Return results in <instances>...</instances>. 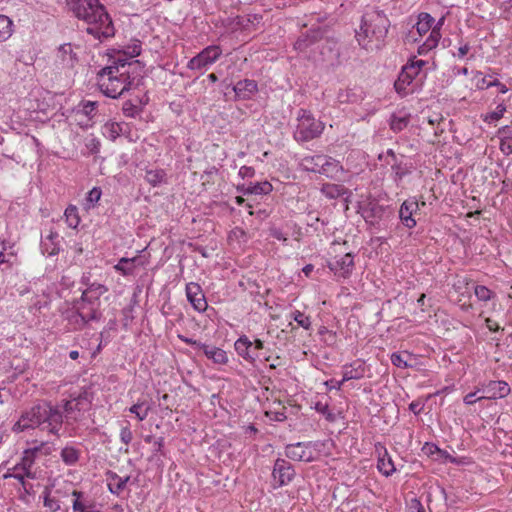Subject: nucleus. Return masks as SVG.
<instances>
[{
    "label": "nucleus",
    "instance_id": "nucleus-1",
    "mask_svg": "<svg viewBox=\"0 0 512 512\" xmlns=\"http://www.w3.org/2000/svg\"><path fill=\"white\" fill-rule=\"evenodd\" d=\"M144 81V65L123 57H111L110 64L97 73L100 91L110 98H118L124 92L139 89Z\"/></svg>",
    "mask_w": 512,
    "mask_h": 512
},
{
    "label": "nucleus",
    "instance_id": "nucleus-2",
    "mask_svg": "<svg viewBox=\"0 0 512 512\" xmlns=\"http://www.w3.org/2000/svg\"><path fill=\"white\" fill-rule=\"evenodd\" d=\"M67 11L87 24L86 32L102 41L113 37L115 28L112 18L100 0H64Z\"/></svg>",
    "mask_w": 512,
    "mask_h": 512
},
{
    "label": "nucleus",
    "instance_id": "nucleus-3",
    "mask_svg": "<svg viewBox=\"0 0 512 512\" xmlns=\"http://www.w3.org/2000/svg\"><path fill=\"white\" fill-rule=\"evenodd\" d=\"M64 423V416L59 405L42 400L29 409L22 412L12 430L16 433L29 429L39 428L48 434L60 436V430Z\"/></svg>",
    "mask_w": 512,
    "mask_h": 512
},
{
    "label": "nucleus",
    "instance_id": "nucleus-4",
    "mask_svg": "<svg viewBox=\"0 0 512 512\" xmlns=\"http://www.w3.org/2000/svg\"><path fill=\"white\" fill-rule=\"evenodd\" d=\"M390 27V20L383 10L372 7L367 9L361 17L359 30L356 31L358 44L367 48L372 40L383 41Z\"/></svg>",
    "mask_w": 512,
    "mask_h": 512
},
{
    "label": "nucleus",
    "instance_id": "nucleus-5",
    "mask_svg": "<svg viewBox=\"0 0 512 512\" xmlns=\"http://www.w3.org/2000/svg\"><path fill=\"white\" fill-rule=\"evenodd\" d=\"M324 130V124L314 118L306 109H299L294 139L297 142H307L319 137Z\"/></svg>",
    "mask_w": 512,
    "mask_h": 512
},
{
    "label": "nucleus",
    "instance_id": "nucleus-6",
    "mask_svg": "<svg viewBox=\"0 0 512 512\" xmlns=\"http://www.w3.org/2000/svg\"><path fill=\"white\" fill-rule=\"evenodd\" d=\"M61 403L62 404L59 406L67 424H70L71 422H78L82 417L83 411H85L90 404L87 398V393L85 392L77 395H70V399L62 400Z\"/></svg>",
    "mask_w": 512,
    "mask_h": 512
},
{
    "label": "nucleus",
    "instance_id": "nucleus-7",
    "mask_svg": "<svg viewBox=\"0 0 512 512\" xmlns=\"http://www.w3.org/2000/svg\"><path fill=\"white\" fill-rule=\"evenodd\" d=\"M44 448L45 444L41 443L40 445L24 450L20 461L8 470H10L11 473H23L28 479H38L40 477V471L35 468V460L37 454Z\"/></svg>",
    "mask_w": 512,
    "mask_h": 512
},
{
    "label": "nucleus",
    "instance_id": "nucleus-8",
    "mask_svg": "<svg viewBox=\"0 0 512 512\" xmlns=\"http://www.w3.org/2000/svg\"><path fill=\"white\" fill-rule=\"evenodd\" d=\"M320 446L317 441L297 442L285 447V456L294 461L313 462L316 460L315 451Z\"/></svg>",
    "mask_w": 512,
    "mask_h": 512
},
{
    "label": "nucleus",
    "instance_id": "nucleus-9",
    "mask_svg": "<svg viewBox=\"0 0 512 512\" xmlns=\"http://www.w3.org/2000/svg\"><path fill=\"white\" fill-rule=\"evenodd\" d=\"M222 55V49L218 45H210L192 57L188 63L189 70H206L214 64Z\"/></svg>",
    "mask_w": 512,
    "mask_h": 512
},
{
    "label": "nucleus",
    "instance_id": "nucleus-10",
    "mask_svg": "<svg viewBox=\"0 0 512 512\" xmlns=\"http://www.w3.org/2000/svg\"><path fill=\"white\" fill-rule=\"evenodd\" d=\"M300 167L304 171L318 172L334 180H344L346 175V171L340 165V162H324L321 166L314 163L311 167L300 164Z\"/></svg>",
    "mask_w": 512,
    "mask_h": 512
},
{
    "label": "nucleus",
    "instance_id": "nucleus-11",
    "mask_svg": "<svg viewBox=\"0 0 512 512\" xmlns=\"http://www.w3.org/2000/svg\"><path fill=\"white\" fill-rule=\"evenodd\" d=\"M98 102L96 101H81L74 109V114L78 124L82 128L92 126V121L97 115Z\"/></svg>",
    "mask_w": 512,
    "mask_h": 512
},
{
    "label": "nucleus",
    "instance_id": "nucleus-12",
    "mask_svg": "<svg viewBox=\"0 0 512 512\" xmlns=\"http://www.w3.org/2000/svg\"><path fill=\"white\" fill-rule=\"evenodd\" d=\"M295 476V470L290 462L285 459L278 458L273 467L272 477L278 487L288 485Z\"/></svg>",
    "mask_w": 512,
    "mask_h": 512
},
{
    "label": "nucleus",
    "instance_id": "nucleus-13",
    "mask_svg": "<svg viewBox=\"0 0 512 512\" xmlns=\"http://www.w3.org/2000/svg\"><path fill=\"white\" fill-rule=\"evenodd\" d=\"M185 293L188 302L194 310L203 313L208 308V303L202 287L196 282H189L186 284Z\"/></svg>",
    "mask_w": 512,
    "mask_h": 512
},
{
    "label": "nucleus",
    "instance_id": "nucleus-14",
    "mask_svg": "<svg viewBox=\"0 0 512 512\" xmlns=\"http://www.w3.org/2000/svg\"><path fill=\"white\" fill-rule=\"evenodd\" d=\"M417 72L413 65H404L402 70L394 83L396 92L401 96L405 97L414 92V89H409V86L413 84L414 79L417 77Z\"/></svg>",
    "mask_w": 512,
    "mask_h": 512
},
{
    "label": "nucleus",
    "instance_id": "nucleus-15",
    "mask_svg": "<svg viewBox=\"0 0 512 512\" xmlns=\"http://www.w3.org/2000/svg\"><path fill=\"white\" fill-rule=\"evenodd\" d=\"M100 307L101 302H92L91 300L84 299L83 297L75 300L73 304V309L79 311L88 322L99 321L101 319L102 312Z\"/></svg>",
    "mask_w": 512,
    "mask_h": 512
},
{
    "label": "nucleus",
    "instance_id": "nucleus-16",
    "mask_svg": "<svg viewBox=\"0 0 512 512\" xmlns=\"http://www.w3.org/2000/svg\"><path fill=\"white\" fill-rule=\"evenodd\" d=\"M328 268L338 277H350L354 269V257L351 253L335 257L328 263Z\"/></svg>",
    "mask_w": 512,
    "mask_h": 512
},
{
    "label": "nucleus",
    "instance_id": "nucleus-17",
    "mask_svg": "<svg viewBox=\"0 0 512 512\" xmlns=\"http://www.w3.org/2000/svg\"><path fill=\"white\" fill-rule=\"evenodd\" d=\"M375 453L377 454V470L385 477H389L396 472L395 464L388 453L386 447L381 443L375 444Z\"/></svg>",
    "mask_w": 512,
    "mask_h": 512
},
{
    "label": "nucleus",
    "instance_id": "nucleus-18",
    "mask_svg": "<svg viewBox=\"0 0 512 512\" xmlns=\"http://www.w3.org/2000/svg\"><path fill=\"white\" fill-rule=\"evenodd\" d=\"M419 209V203L415 197L406 199L400 206L399 218L403 225L409 229L416 226V220L413 218V214Z\"/></svg>",
    "mask_w": 512,
    "mask_h": 512
},
{
    "label": "nucleus",
    "instance_id": "nucleus-19",
    "mask_svg": "<svg viewBox=\"0 0 512 512\" xmlns=\"http://www.w3.org/2000/svg\"><path fill=\"white\" fill-rule=\"evenodd\" d=\"M72 510L73 512H99L94 500L90 499L83 491L72 490Z\"/></svg>",
    "mask_w": 512,
    "mask_h": 512
},
{
    "label": "nucleus",
    "instance_id": "nucleus-20",
    "mask_svg": "<svg viewBox=\"0 0 512 512\" xmlns=\"http://www.w3.org/2000/svg\"><path fill=\"white\" fill-rule=\"evenodd\" d=\"M231 89L235 100H250L258 92V84L253 79H244L231 86Z\"/></svg>",
    "mask_w": 512,
    "mask_h": 512
},
{
    "label": "nucleus",
    "instance_id": "nucleus-21",
    "mask_svg": "<svg viewBox=\"0 0 512 512\" xmlns=\"http://www.w3.org/2000/svg\"><path fill=\"white\" fill-rule=\"evenodd\" d=\"M234 349L237 354L250 364H254L258 354L252 347V341L246 335H241L234 343Z\"/></svg>",
    "mask_w": 512,
    "mask_h": 512
},
{
    "label": "nucleus",
    "instance_id": "nucleus-22",
    "mask_svg": "<svg viewBox=\"0 0 512 512\" xmlns=\"http://www.w3.org/2000/svg\"><path fill=\"white\" fill-rule=\"evenodd\" d=\"M367 368L365 362L361 359H356L350 364H345L342 368L343 381L359 380L366 374Z\"/></svg>",
    "mask_w": 512,
    "mask_h": 512
},
{
    "label": "nucleus",
    "instance_id": "nucleus-23",
    "mask_svg": "<svg viewBox=\"0 0 512 512\" xmlns=\"http://www.w3.org/2000/svg\"><path fill=\"white\" fill-rule=\"evenodd\" d=\"M485 398H503L510 392L509 385L505 381H489L483 388Z\"/></svg>",
    "mask_w": 512,
    "mask_h": 512
},
{
    "label": "nucleus",
    "instance_id": "nucleus-24",
    "mask_svg": "<svg viewBox=\"0 0 512 512\" xmlns=\"http://www.w3.org/2000/svg\"><path fill=\"white\" fill-rule=\"evenodd\" d=\"M272 185L267 182H255L249 184H242L237 186V190L244 195H267L272 191Z\"/></svg>",
    "mask_w": 512,
    "mask_h": 512
},
{
    "label": "nucleus",
    "instance_id": "nucleus-25",
    "mask_svg": "<svg viewBox=\"0 0 512 512\" xmlns=\"http://www.w3.org/2000/svg\"><path fill=\"white\" fill-rule=\"evenodd\" d=\"M129 126L125 122H107L102 127V134L107 139L114 141L119 136L124 135Z\"/></svg>",
    "mask_w": 512,
    "mask_h": 512
},
{
    "label": "nucleus",
    "instance_id": "nucleus-26",
    "mask_svg": "<svg viewBox=\"0 0 512 512\" xmlns=\"http://www.w3.org/2000/svg\"><path fill=\"white\" fill-rule=\"evenodd\" d=\"M57 58L63 67L72 68L77 62V55L70 43H65L58 48Z\"/></svg>",
    "mask_w": 512,
    "mask_h": 512
},
{
    "label": "nucleus",
    "instance_id": "nucleus-27",
    "mask_svg": "<svg viewBox=\"0 0 512 512\" xmlns=\"http://www.w3.org/2000/svg\"><path fill=\"white\" fill-rule=\"evenodd\" d=\"M108 480V490L115 495H120V493L126 488L127 483L130 480V476L121 477L117 473L109 471L107 473Z\"/></svg>",
    "mask_w": 512,
    "mask_h": 512
},
{
    "label": "nucleus",
    "instance_id": "nucleus-28",
    "mask_svg": "<svg viewBox=\"0 0 512 512\" xmlns=\"http://www.w3.org/2000/svg\"><path fill=\"white\" fill-rule=\"evenodd\" d=\"M201 350L203 351L204 355L208 359L212 360L215 364L225 365L229 361L226 351L221 348L204 343Z\"/></svg>",
    "mask_w": 512,
    "mask_h": 512
},
{
    "label": "nucleus",
    "instance_id": "nucleus-29",
    "mask_svg": "<svg viewBox=\"0 0 512 512\" xmlns=\"http://www.w3.org/2000/svg\"><path fill=\"white\" fill-rule=\"evenodd\" d=\"M59 235L56 232H50L46 237L41 240V250L43 254L48 256H55L60 251Z\"/></svg>",
    "mask_w": 512,
    "mask_h": 512
},
{
    "label": "nucleus",
    "instance_id": "nucleus-30",
    "mask_svg": "<svg viewBox=\"0 0 512 512\" xmlns=\"http://www.w3.org/2000/svg\"><path fill=\"white\" fill-rule=\"evenodd\" d=\"M410 118L411 115L404 111L393 113L389 119V127L395 133L401 132L410 123Z\"/></svg>",
    "mask_w": 512,
    "mask_h": 512
},
{
    "label": "nucleus",
    "instance_id": "nucleus-31",
    "mask_svg": "<svg viewBox=\"0 0 512 512\" xmlns=\"http://www.w3.org/2000/svg\"><path fill=\"white\" fill-rule=\"evenodd\" d=\"M145 180L152 186H158L166 181V172L163 169L149 165L145 168Z\"/></svg>",
    "mask_w": 512,
    "mask_h": 512
},
{
    "label": "nucleus",
    "instance_id": "nucleus-32",
    "mask_svg": "<svg viewBox=\"0 0 512 512\" xmlns=\"http://www.w3.org/2000/svg\"><path fill=\"white\" fill-rule=\"evenodd\" d=\"M108 291V287L101 283H93L82 291L81 297L92 302H101L100 297Z\"/></svg>",
    "mask_w": 512,
    "mask_h": 512
},
{
    "label": "nucleus",
    "instance_id": "nucleus-33",
    "mask_svg": "<svg viewBox=\"0 0 512 512\" xmlns=\"http://www.w3.org/2000/svg\"><path fill=\"white\" fill-rule=\"evenodd\" d=\"M142 51V43L140 40H133L130 44L125 46L122 50H119L115 57L127 58L128 61L139 56Z\"/></svg>",
    "mask_w": 512,
    "mask_h": 512
},
{
    "label": "nucleus",
    "instance_id": "nucleus-34",
    "mask_svg": "<svg viewBox=\"0 0 512 512\" xmlns=\"http://www.w3.org/2000/svg\"><path fill=\"white\" fill-rule=\"evenodd\" d=\"M320 38L319 31H311L302 34L294 43V48L298 51L306 50L310 45L314 44Z\"/></svg>",
    "mask_w": 512,
    "mask_h": 512
},
{
    "label": "nucleus",
    "instance_id": "nucleus-35",
    "mask_svg": "<svg viewBox=\"0 0 512 512\" xmlns=\"http://www.w3.org/2000/svg\"><path fill=\"white\" fill-rule=\"evenodd\" d=\"M81 452L73 446H65L60 452L61 460L67 466L75 465L80 459Z\"/></svg>",
    "mask_w": 512,
    "mask_h": 512
},
{
    "label": "nucleus",
    "instance_id": "nucleus-36",
    "mask_svg": "<svg viewBox=\"0 0 512 512\" xmlns=\"http://www.w3.org/2000/svg\"><path fill=\"white\" fill-rule=\"evenodd\" d=\"M138 260L137 257L126 258L122 257L118 263L114 266V269L121 273L123 276L133 275L135 271V262Z\"/></svg>",
    "mask_w": 512,
    "mask_h": 512
},
{
    "label": "nucleus",
    "instance_id": "nucleus-37",
    "mask_svg": "<svg viewBox=\"0 0 512 512\" xmlns=\"http://www.w3.org/2000/svg\"><path fill=\"white\" fill-rule=\"evenodd\" d=\"M412 358V354L407 351L404 352H394L390 356L391 363L402 369H407L413 367V364L410 362Z\"/></svg>",
    "mask_w": 512,
    "mask_h": 512
},
{
    "label": "nucleus",
    "instance_id": "nucleus-38",
    "mask_svg": "<svg viewBox=\"0 0 512 512\" xmlns=\"http://www.w3.org/2000/svg\"><path fill=\"white\" fill-rule=\"evenodd\" d=\"M435 19L426 12H422L418 15V21L416 23V29L419 35L426 34L432 30Z\"/></svg>",
    "mask_w": 512,
    "mask_h": 512
},
{
    "label": "nucleus",
    "instance_id": "nucleus-39",
    "mask_svg": "<svg viewBox=\"0 0 512 512\" xmlns=\"http://www.w3.org/2000/svg\"><path fill=\"white\" fill-rule=\"evenodd\" d=\"M13 32V21L8 16L0 14V43L8 40Z\"/></svg>",
    "mask_w": 512,
    "mask_h": 512
},
{
    "label": "nucleus",
    "instance_id": "nucleus-40",
    "mask_svg": "<svg viewBox=\"0 0 512 512\" xmlns=\"http://www.w3.org/2000/svg\"><path fill=\"white\" fill-rule=\"evenodd\" d=\"M129 412L134 414L139 421H143L149 415L150 406L146 401H138L129 408Z\"/></svg>",
    "mask_w": 512,
    "mask_h": 512
},
{
    "label": "nucleus",
    "instance_id": "nucleus-41",
    "mask_svg": "<svg viewBox=\"0 0 512 512\" xmlns=\"http://www.w3.org/2000/svg\"><path fill=\"white\" fill-rule=\"evenodd\" d=\"M384 207L379 204H369V207L364 210V218L366 222L373 223V220L380 219L384 213Z\"/></svg>",
    "mask_w": 512,
    "mask_h": 512
},
{
    "label": "nucleus",
    "instance_id": "nucleus-42",
    "mask_svg": "<svg viewBox=\"0 0 512 512\" xmlns=\"http://www.w3.org/2000/svg\"><path fill=\"white\" fill-rule=\"evenodd\" d=\"M481 84V88L485 89L497 87L499 93L502 94L507 93L509 90L505 84L501 83L497 78L493 77L492 75H486L485 77H483V79L481 80Z\"/></svg>",
    "mask_w": 512,
    "mask_h": 512
},
{
    "label": "nucleus",
    "instance_id": "nucleus-43",
    "mask_svg": "<svg viewBox=\"0 0 512 512\" xmlns=\"http://www.w3.org/2000/svg\"><path fill=\"white\" fill-rule=\"evenodd\" d=\"M67 319L74 330H81L89 323L86 318H84L83 315L75 309H73Z\"/></svg>",
    "mask_w": 512,
    "mask_h": 512
},
{
    "label": "nucleus",
    "instance_id": "nucleus-44",
    "mask_svg": "<svg viewBox=\"0 0 512 512\" xmlns=\"http://www.w3.org/2000/svg\"><path fill=\"white\" fill-rule=\"evenodd\" d=\"M505 111L506 105L504 102H501L496 106L494 111L487 113L483 117V121L489 124L495 123L503 117Z\"/></svg>",
    "mask_w": 512,
    "mask_h": 512
},
{
    "label": "nucleus",
    "instance_id": "nucleus-45",
    "mask_svg": "<svg viewBox=\"0 0 512 512\" xmlns=\"http://www.w3.org/2000/svg\"><path fill=\"white\" fill-rule=\"evenodd\" d=\"M43 505L50 512H57L61 508L59 500L51 496V492L47 488L43 492Z\"/></svg>",
    "mask_w": 512,
    "mask_h": 512
},
{
    "label": "nucleus",
    "instance_id": "nucleus-46",
    "mask_svg": "<svg viewBox=\"0 0 512 512\" xmlns=\"http://www.w3.org/2000/svg\"><path fill=\"white\" fill-rule=\"evenodd\" d=\"M65 219L66 223L70 228H77L80 223V217L78 215V210L75 206H69L65 210Z\"/></svg>",
    "mask_w": 512,
    "mask_h": 512
},
{
    "label": "nucleus",
    "instance_id": "nucleus-47",
    "mask_svg": "<svg viewBox=\"0 0 512 512\" xmlns=\"http://www.w3.org/2000/svg\"><path fill=\"white\" fill-rule=\"evenodd\" d=\"M474 294L479 301L487 302L494 297V292L484 285H475Z\"/></svg>",
    "mask_w": 512,
    "mask_h": 512
},
{
    "label": "nucleus",
    "instance_id": "nucleus-48",
    "mask_svg": "<svg viewBox=\"0 0 512 512\" xmlns=\"http://www.w3.org/2000/svg\"><path fill=\"white\" fill-rule=\"evenodd\" d=\"M291 318L305 330L311 329V319L309 316H306L303 312L295 310L291 313Z\"/></svg>",
    "mask_w": 512,
    "mask_h": 512
},
{
    "label": "nucleus",
    "instance_id": "nucleus-49",
    "mask_svg": "<svg viewBox=\"0 0 512 512\" xmlns=\"http://www.w3.org/2000/svg\"><path fill=\"white\" fill-rule=\"evenodd\" d=\"M314 409L322 414L325 419L329 422H334L336 417L335 414L329 409V405L327 403H322L320 401L316 402L314 405Z\"/></svg>",
    "mask_w": 512,
    "mask_h": 512
},
{
    "label": "nucleus",
    "instance_id": "nucleus-50",
    "mask_svg": "<svg viewBox=\"0 0 512 512\" xmlns=\"http://www.w3.org/2000/svg\"><path fill=\"white\" fill-rule=\"evenodd\" d=\"M122 112L126 117L136 118L137 116H140L142 110H140L131 101L126 100L122 105Z\"/></svg>",
    "mask_w": 512,
    "mask_h": 512
},
{
    "label": "nucleus",
    "instance_id": "nucleus-51",
    "mask_svg": "<svg viewBox=\"0 0 512 512\" xmlns=\"http://www.w3.org/2000/svg\"><path fill=\"white\" fill-rule=\"evenodd\" d=\"M441 38V34L439 32V27H433L430 35L425 40V47H428V49H433L438 45V42Z\"/></svg>",
    "mask_w": 512,
    "mask_h": 512
},
{
    "label": "nucleus",
    "instance_id": "nucleus-52",
    "mask_svg": "<svg viewBox=\"0 0 512 512\" xmlns=\"http://www.w3.org/2000/svg\"><path fill=\"white\" fill-rule=\"evenodd\" d=\"M102 191L99 187H93L87 194L86 202L88 208L94 207L100 200Z\"/></svg>",
    "mask_w": 512,
    "mask_h": 512
},
{
    "label": "nucleus",
    "instance_id": "nucleus-53",
    "mask_svg": "<svg viewBox=\"0 0 512 512\" xmlns=\"http://www.w3.org/2000/svg\"><path fill=\"white\" fill-rule=\"evenodd\" d=\"M100 145V141L97 138L91 137L86 139L85 148L90 155H96L100 150Z\"/></svg>",
    "mask_w": 512,
    "mask_h": 512
},
{
    "label": "nucleus",
    "instance_id": "nucleus-54",
    "mask_svg": "<svg viewBox=\"0 0 512 512\" xmlns=\"http://www.w3.org/2000/svg\"><path fill=\"white\" fill-rule=\"evenodd\" d=\"M127 101H131L133 104H135L140 110L143 111L144 107L149 102V96L147 92H143L141 95H136L133 98L128 99Z\"/></svg>",
    "mask_w": 512,
    "mask_h": 512
},
{
    "label": "nucleus",
    "instance_id": "nucleus-55",
    "mask_svg": "<svg viewBox=\"0 0 512 512\" xmlns=\"http://www.w3.org/2000/svg\"><path fill=\"white\" fill-rule=\"evenodd\" d=\"M132 439L133 433L130 429L129 423L127 422V424L123 426L120 430V440L122 443L128 446L131 443Z\"/></svg>",
    "mask_w": 512,
    "mask_h": 512
},
{
    "label": "nucleus",
    "instance_id": "nucleus-56",
    "mask_svg": "<svg viewBox=\"0 0 512 512\" xmlns=\"http://www.w3.org/2000/svg\"><path fill=\"white\" fill-rule=\"evenodd\" d=\"M48 304L49 303L47 300H42L39 296H34L31 299L29 310L30 311H33V310L40 311L42 308L47 307Z\"/></svg>",
    "mask_w": 512,
    "mask_h": 512
},
{
    "label": "nucleus",
    "instance_id": "nucleus-57",
    "mask_svg": "<svg viewBox=\"0 0 512 512\" xmlns=\"http://www.w3.org/2000/svg\"><path fill=\"white\" fill-rule=\"evenodd\" d=\"M340 186L338 185H331L327 184L323 186L322 191L326 194L329 198H336L340 195Z\"/></svg>",
    "mask_w": 512,
    "mask_h": 512
},
{
    "label": "nucleus",
    "instance_id": "nucleus-58",
    "mask_svg": "<svg viewBox=\"0 0 512 512\" xmlns=\"http://www.w3.org/2000/svg\"><path fill=\"white\" fill-rule=\"evenodd\" d=\"M4 478H14L19 481V483L25 488L27 478L26 475L20 472L11 473L10 470H7L6 474H4Z\"/></svg>",
    "mask_w": 512,
    "mask_h": 512
},
{
    "label": "nucleus",
    "instance_id": "nucleus-59",
    "mask_svg": "<svg viewBox=\"0 0 512 512\" xmlns=\"http://www.w3.org/2000/svg\"><path fill=\"white\" fill-rule=\"evenodd\" d=\"M5 250H6V246L3 243L2 251H0V267L5 264L9 268L12 265L11 261H10L12 254H10V255L5 254V252H4Z\"/></svg>",
    "mask_w": 512,
    "mask_h": 512
},
{
    "label": "nucleus",
    "instance_id": "nucleus-60",
    "mask_svg": "<svg viewBox=\"0 0 512 512\" xmlns=\"http://www.w3.org/2000/svg\"><path fill=\"white\" fill-rule=\"evenodd\" d=\"M344 382L345 381H343V379L342 380L330 379L325 382V385L330 390L331 389L340 390Z\"/></svg>",
    "mask_w": 512,
    "mask_h": 512
},
{
    "label": "nucleus",
    "instance_id": "nucleus-61",
    "mask_svg": "<svg viewBox=\"0 0 512 512\" xmlns=\"http://www.w3.org/2000/svg\"><path fill=\"white\" fill-rule=\"evenodd\" d=\"M471 47L468 43H465L463 45H461L459 48H458V51L457 53H454V57H458L459 59H462L464 58L467 53L470 51Z\"/></svg>",
    "mask_w": 512,
    "mask_h": 512
},
{
    "label": "nucleus",
    "instance_id": "nucleus-62",
    "mask_svg": "<svg viewBox=\"0 0 512 512\" xmlns=\"http://www.w3.org/2000/svg\"><path fill=\"white\" fill-rule=\"evenodd\" d=\"M476 394H477V392L468 393L463 399L464 403L466 405H472V404L476 403L478 400L485 398L484 396L476 398Z\"/></svg>",
    "mask_w": 512,
    "mask_h": 512
},
{
    "label": "nucleus",
    "instance_id": "nucleus-63",
    "mask_svg": "<svg viewBox=\"0 0 512 512\" xmlns=\"http://www.w3.org/2000/svg\"><path fill=\"white\" fill-rule=\"evenodd\" d=\"M179 337H180V339H181L184 343H186V344H188V345H191V346H192V347H194L195 349H200V350H201V349H202V347H203V344H204V343H202V342H200V341H197V340H194V339H192V338H188V337H183V336H179Z\"/></svg>",
    "mask_w": 512,
    "mask_h": 512
},
{
    "label": "nucleus",
    "instance_id": "nucleus-64",
    "mask_svg": "<svg viewBox=\"0 0 512 512\" xmlns=\"http://www.w3.org/2000/svg\"><path fill=\"white\" fill-rule=\"evenodd\" d=\"M254 175V169L251 168V167H248V166H242L240 169H239V176L242 177L243 179L244 178H249V177H252Z\"/></svg>",
    "mask_w": 512,
    "mask_h": 512
}]
</instances>
